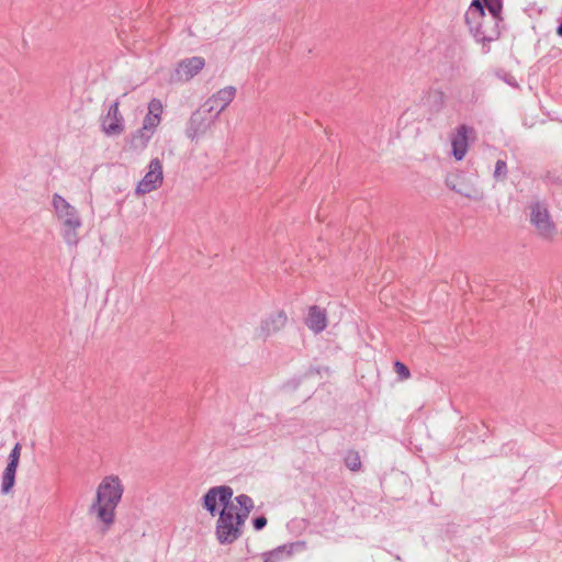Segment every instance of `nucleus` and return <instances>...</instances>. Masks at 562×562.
Wrapping results in <instances>:
<instances>
[{"label": "nucleus", "instance_id": "nucleus-18", "mask_svg": "<svg viewBox=\"0 0 562 562\" xmlns=\"http://www.w3.org/2000/svg\"><path fill=\"white\" fill-rule=\"evenodd\" d=\"M151 131H146L143 127L138 128L132 136L131 146L134 149H144L153 137Z\"/></svg>", "mask_w": 562, "mask_h": 562}, {"label": "nucleus", "instance_id": "nucleus-2", "mask_svg": "<svg viewBox=\"0 0 562 562\" xmlns=\"http://www.w3.org/2000/svg\"><path fill=\"white\" fill-rule=\"evenodd\" d=\"M470 33L480 43H491L501 35L502 16L487 15L479 0H473L464 15Z\"/></svg>", "mask_w": 562, "mask_h": 562}, {"label": "nucleus", "instance_id": "nucleus-9", "mask_svg": "<svg viewBox=\"0 0 562 562\" xmlns=\"http://www.w3.org/2000/svg\"><path fill=\"white\" fill-rule=\"evenodd\" d=\"M120 100H115L101 116V130L108 136H117L124 132V117L120 110Z\"/></svg>", "mask_w": 562, "mask_h": 562}, {"label": "nucleus", "instance_id": "nucleus-1", "mask_svg": "<svg viewBox=\"0 0 562 562\" xmlns=\"http://www.w3.org/2000/svg\"><path fill=\"white\" fill-rule=\"evenodd\" d=\"M123 486L117 476H106L97 488L95 499L89 508L91 514H95L98 520L103 526L101 533H105L114 522L115 508L121 502Z\"/></svg>", "mask_w": 562, "mask_h": 562}, {"label": "nucleus", "instance_id": "nucleus-10", "mask_svg": "<svg viewBox=\"0 0 562 562\" xmlns=\"http://www.w3.org/2000/svg\"><path fill=\"white\" fill-rule=\"evenodd\" d=\"M148 172L137 183L136 194L143 195L156 190L162 183V165L158 158L150 160Z\"/></svg>", "mask_w": 562, "mask_h": 562}, {"label": "nucleus", "instance_id": "nucleus-15", "mask_svg": "<svg viewBox=\"0 0 562 562\" xmlns=\"http://www.w3.org/2000/svg\"><path fill=\"white\" fill-rule=\"evenodd\" d=\"M305 543L302 541H295L285 543L265 552L262 554L263 562H282L289 559L295 550L303 549Z\"/></svg>", "mask_w": 562, "mask_h": 562}, {"label": "nucleus", "instance_id": "nucleus-7", "mask_svg": "<svg viewBox=\"0 0 562 562\" xmlns=\"http://www.w3.org/2000/svg\"><path fill=\"white\" fill-rule=\"evenodd\" d=\"M530 222L543 237H550L555 227L550 218L546 203L536 201L530 204Z\"/></svg>", "mask_w": 562, "mask_h": 562}, {"label": "nucleus", "instance_id": "nucleus-19", "mask_svg": "<svg viewBox=\"0 0 562 562\" xmlns=\"http://www.w3.org/2000/svg\"><path fill=\"white\" fill-rule=\"evenodd\" d=\"M345 465L352 472H358L362 468L360 454L356 450H348L344 457Z\"/></svg>", "mask_w": 562, "mask_h": 562}, {"label": "nucleus", "instance_id": "nucleus-5", "mask_svg": "<svg viewBox=\"0 0 562 562\" xmlns=\"http://www.w3.org/2000/svg\"><path fill=\"white\" fill-rule=\"evenodd\" d=\"M217 119L218 116L212 111V106H207L204 103L191 114L187 124L186 135L191 140L203 136Z\"/></svg>", "mask_w": 562, "mask_h": 562}, {"label": "nucleus", "instance_id": "nucleus-23", "mask_svg": "<svg viewBox=\"0 0 562 562\" xmlns=\"http://www.w3.org/2000/svg\"><path fill=\"white\" fill-rule=\"evenodd\" d=\"M235 502L239 506V508L245 509V510L252 509L255 506L252 498L246 494H240V495L236 496Z\"/></svg>", "mask_w": 562, "mask_h": 562}, {"label": "nucleus", "instance_id": "nucleus-20", "mask_svg": "<svg viewBox=\"0 0 562 562\" xmlns=\"http://www.w3.org/2000/svg\"><path fill=\"white\" fill-rule=\"evenodd\" d=\"M482 5L483 10H488L490 15L494 16H502V9H503V0H479Z\"/></svg>", "mask_w": 562, "mask_h": 562}, {"label": "nucleus", "instance_id": "nucleus-16", "mask_svg": "<svg viewBox=\"0 0 562 562\" xmlns=\"http://www.w3.org/2000/svg\"><path fill=\"white\" fill-rule=\"evenodd\" d=\"M305 325L315 334L322 333L327 326L326 311L317 305L311 306L305 318Z\"/></svg>", "mask_w": 562, "mask_h": 562}, {"label": "nucleus", "instance_id": "nucleus-14", "mask_svg": "<svg viewBox=\"0 0 562 562\" xmlns=\"http://www.w3.org/2000/svg\"><path fill=\"white\" fill-rule=\"evenodd\" d=\"M473 127L465 124L458 126L456 134L451 138L452 155L456 160H461L468 151V136L473 133Z\"/></svg>", "mask_w": 562, "mask_h": 562}, {"label": "nucleus", "instance_id": "nucleus-11", "mask_svg": "<svg viewBox=\"0 0 562 562\" xmlns=\"http://www.w3.org/2000/svg\"><path fill=\"white\" fill-rule=\"evenodd\" d=\"M446 186L450 190L471 200H481L483 198L482 191L474 186L469 184L467 182L465 176L462 173L449 175L446 178Z\"/></svg>", "mask_w": 562, "mask_h": 562}, {"label": "nucleus", "instance_id": "nucleus-8", "mask_svg": "<svg viewBox=\"0 0 562 562\" xmlns=\"http://www.w3.org/2000/svg\"><path fill=\"white\" fill-rule=\"evenodd\" d=\"M205 66L203 57L193 56L184 58L177 64L175 71L170 76L171 82H187L196 76Z\"/></svg>", "mask_w": 562, "mask_h": 562}, {"label": "nucleus", "instance_id": "nucleus-12", "mask_svg": "<svg viewBox=\"0 0 562 562\" xmlns=\"http://www.w3.org/2000/svg\"><path fill=\"white\" fill-rule=\"evenodd\" d=\"M288 322V316L284 311H278L263 318L258 329V337L266 340L271 335L280 331Z\"/></svg>", "mask_w": 562, "mask_h": 562}, {"label": "nucleus", "instance_id": "nucleus-28", "mask_svg": "<svg viewBox=\"0 0 562 562\" xmlns=\"http://www.w3.org/2000/svg\"><path fill=\"white\" fill-rule=\"evenodd\" d=\"M158 124H159L158 120H153L151 115L146 114V116L143 120L142 127L146 131H151L153 133H155Z\"/></svg>", "mask_w": 562, "mask_h": 562}, {"label": "nucleus", "instance_id": "nucleus-30", "mask_svg": "<svg viewBox=\"0 0 562 562\" xmlns=\"http://www.w3.org/2000/svg\"><path fill=\"white\" fill-rule=\"evenodd\" d=\"M267 518L265 516H258L252 519V526L256 530H261L267 526Z\"/></svg>", "mask_w": 562, "mask_h": 562}, {"label": "nucleus", "instance_id": "nucleus-21", "mask_svg": "<svg viewBox=\"0 0 562 562\" xmlns=\"http://www.w3.org/2000/svg\"><path fill=\"white\" fill-rule=\"evenodd\" d=\"M162 113V103L159 99L153 98L148 103V115L153 116V120H158L160 123Z\"/></svg>", "mask_w": 562, "mask_h": 562}, {"label": "nucleus", "instance_id": "nucleus-4", "mask_svg": "<svg viewBox=\"0 0 562 562\" xmlns=\"http://www.w3.org/2000/svg\"><path fill=\"white\" fill-rule=\"evenodd\" d=\"M236 506L232 504L218 513L215 526L216 539L221 544H232L243 533V527L234 518Z\"/></svg>", "mask_w": 562, "mask_h": 562}, {"label": "nucleus", "instance_id": "nucleus-31", "mask_svg": "<svg viewBox=\"0 0 562 562\" xmlns=\"http://www.w3.org/2000/svg\"><path fill=\"white\" fill-rule=\"evenodd\" d=\"M557 34L562 37V22L557 27Z\"/></svg>", "mask_w": 562, "mask_h": 562}, {"label": "nucleus", "instance_id": "nucleus-27", "mask_svg": "<svg viewBox=\"0 0 562 562\" xmlns=\"http://www.w3.org/2000/svg\"><path fill=\"white\" fill-rule=\"evenodd\" d=\"M506 176H507L506 161L499 159L496 161V165H495L494 177L495 178H506Z\"/></svg>", "mask_w": 562, "mask_h": 562}, {"label": "nucleus", "instance_id": "nucleus-3", "mask_svg": "<svg viewBox=\"0 0 562 562\" xmlns=\"http://www.w3.org/2000/svg\"><path fill=\"white\" fill-rule=\"evenodd\" d=\"M52 204L61 223V235L65 243L76 246L79 241L77 231L82 226L78 211L58 193L53 194Z\"/></svg>", "mask_w": 562, "mask_h": 562}, {"label": "nucleus", "instance_id": "nucleus-25", "mask_svg": "<svg viewBox=\"0 0 562 562\" xmlns=\"http://www.w3.org/2000/svg\"><path fill=\"white\" fill-rule=\"evenodd\" d=\"M394 370L398 374L401 380H406V379H408L411 376L409 369L407 368L406 364H404L401 361H395L394 362Z\"/></svg>", "mask_w": 562, "mask_h": 562}, {"label": "nucleus", "instance_id": "nucleus-6", "mask_svg": "<svg viewBox=\"0 0 562 562\" xmlns=\"http://www.w3.org/2000/svg\"><path fill=\"white\" fill-rule=\"evenodd\" d=\"M233 497V488L228 485H220L211 487L202 498V506L205 510H207L212 516H214L217 512V501L223 508H227L233 503L231 502Z\"/></svg>", "mask_w": 562, "mask_h": 562}, {"label": "nucleus", "instance_id": "nucleus-17", "mask_svg": "<svg viewBox=\"0 0 562 562\" xmlns=\"http://www.w3.org/2000/svg\"><path fill=\"white\" fill-rule=\"evenodd\" d=\"M16 467L8 465L5 467L3 473H2V480H1V493L2 494H9L11 490L14 486L15 483V474H16Z\"/></svg>", "mask_w": 562, "mask_h": 562}, {"label": "nucleus", "instance_id": "nucleus-24", "mask_svg": "<svg viewBox=\"0 0 562 562\" xmlns=\"http://www.w3.org/2000/svg\"><path fill=\"white\" fill-rule=\"evenodd\" d=\"M429 99L432 100L437 110H440L445 104V93L440 90H432L429 92Z\"/></svg>", "mask_w": 562, "mask_h": 562}, {"label": "nucleus", "instance_id": "nucleus-22", "mask_svg": "<svg viewBox=\"0 0 562 562\" xmlns=\"http://www.w3.org/2000/svg\"><path fill=\"white\" fill-rule=\"evenodd\" d=\"M21 449H22L21 443L16 442L14 445V447L12 448L11 452L9 453L8 463H7L8 465H13L16 468L19 467Z\"/></svg>", "mask_w": 562, "mask_h": 562}, {"label": "nucleus", "instance_id": "nucleus-29", "mask_svg": "<svg viewBox=\"0 0 562 562\" xmlns=\"http://www.w3.org/2000/svg\"><path fill=\"white\" fill-rule=\"evenodd\" d=\"M251 510L252 509H246L245 510V509H241V508H239L238 512L235 510L234 512V518L237 521V524L240 525L241 527H244V525H245V522H246V520H247V518H248V516H249Z\"/></svg>", "mask_w": 562, "mask_h": 562}, {"label": "nucleus", "instance_id": "nucleus-13", "mask_svg": "<svg viewBox=\"0 0 562 562\" xmlns=\"http://www.w3.org/2000/svg\"><path fill=\"white\" fill-rule=\"evenodd\" d=\"M235 95L236 88L233 86H227L214 93L204 103L207 106H212V111H214V113L220 116V114L232 103Z\"/></svg>", "mask_w": 562, "mask_h": 562}, {"label": "nucleus", "instance_id": "nucleus-26", "mask_svg": "<svg viewBox=\"0 0 562 562\" xmlns=\"http://www.w3.org/2000/svg\"><path fill=\"white\" fill-rule=\"evenodd\" d=\"M497 76L499 79H502L508 86H510L513 88H518V82H517L516 78L510 72L502 70V71L497 72Z\"/></svg>", "mask_w": 562, "mask_h": 562}]
</instances>
